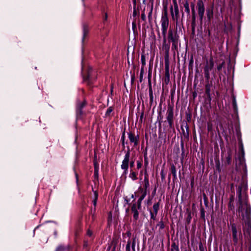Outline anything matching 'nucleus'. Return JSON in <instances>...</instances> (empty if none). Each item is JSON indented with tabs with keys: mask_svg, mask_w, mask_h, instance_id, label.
Here are the masks:
<instances>
[{
	"mask_svg": "<svg viewBox=\"0 0 251 251\" xmlns=\"http://www.w3.org/2000/svg\"><path fill=\"white\" fill-rule=\"evenodd\" d=\"M231 230L233 241L235 245H237L239 239L242 236L241 226L235 223H230Z\"/></svg>",
	"mask_w": 251,
	"mask_h": 251,
	"instance_id": "3",
	"label": "nucleus"
},
{
	"mask_svg": "<svg viewBox=\"0 0 251 251\" xmlns=\"http://www.w3.org/2000/svg\"><path fill=\"white\" fill-rule=\"evenodd\" d=\"M130 245H131V241L129 240L127 241V245L126 246V251H130Z\"/></svg>",
	"mask_w": 251,
	"mask_h": 251,
	"instance_id": "27",
	"label": "nucleus"
},
{
	"mask_svg": "<svg viewBox=\"0 0 251 251\" xmlns=\"http://www.w3.org/2000/svg\"><path fill=\"white\" fill-rule=\"evenodd\" d=\"M157 226L159 227L160 229H163L165 227L164 224L162 221L159 222Z\"/></svg>",
	"mask_w": 251,
	"mask_h": 251,
	"instance_id": "26",
	"label": "nucleus"
},
{
	"mask_svg": "<svg viewBox=\"0 0 251 251\" xmlns=\"http://www.w3.org/2000/svg\"><path fill=\"white\" fill-rule=\"evenodd\" d=\"M141 61L142 65V67H144L146 65V57L144 54H142L141 56Z\"/></svg>",
	"mask_w": 251,
	"mask_h": 251,
	"instance_id": "23",
	"label": "nucleus"
},
{
	"mask_svg": "<svg viewBox=\"0 0 251 251\" xmlns=\"http://www.w3.org/2000/svg\"><path fill=\"white\" fill-rule=\"evenodd\" d=\"M240 149L241 150V153H242L243 156H244V151L243 146L242 143H241L240 146Z\"/></svg>",
	"mask_w": 251,
	"mask_h": 251,
	"instance_id": "36",
	"label": "nucleus"
},
{
	"mask_svg": "<svg viewBox=\"0 0 251 251\" xmlns=\"http://www.w3.org/2000/svg\"><path fill=\"white\" fill-rule=\"evenodd\" d=\"M216 169L219 172H220L221 171V169L220 167V163L219 161L217 162H216Z\"/></svg>",
	"mask_w": 251,
	"mask_h": 251,
	"instance_id": "32",
	"label": "nucleus"
},
{
	"mask_svg": "<svg viewBox=\"0 0 251 251\" xmlns=\"http://www.w3.org/2000/svg\"><path fill=\"white\" fill-rule=\"evenodd\" d=\"M141 19L144 21H145L146 19V15L144 12L141 14Z\"/></svg>",
	"mask_w": 251,
	"mask_h": 251,
	"instance_id": "38",
	"label": "nucleus"
},
{
	"mask_svg": "<svg viewBox=\"0 0 251 251\" xmlns=\"http://www.w3.org/2000/svg\"><path fill=\"white\" fill-rule=\"evenodd\" d=\"M174 112L173 109L171 107L168 108L167 111V119L168 122L170 127H172L173 124Z\"/></svg>",
	"mask_w": 251,
	"mask_h": 251,
	"instance_id": "10",
	"label": "nucleus"
},
{
	"mask_svg": "<svg viewBox=\"0 0 251 251\" xmlns=\"http://www.w3.org/2000/svg\"><path fill=\"white\" fill-rule=\"evenodd\" d=\"M107 18V15L106 14H105L104 20H106Z\"/></svg>",
	"mask_w": 251,
	"mask_h": 251,
	"instance_id": "48",
	"label": "nucleus"
},
{
	"mask_svg": "<svg viewBox=\"0 0 251 251\" xmlns=\"http://www.w3.org/2000/svg\"><path fill=\"white\" fill-rule=\"evenodd\" d=\"M151 77V75L150 74H149V76H148V77L149 78H150V77Z\"/></svg>",
	"mask_w": 251,
	"mask_h": 251,
	"instance_id": "52",
	"label": "nucleus"
},
{
	"mask_svg": "<svg viewBox=\"0 0 251 251\" xmlns=\"http://www.w3.org/2000/svg\"><path fill=\"white\" fill-rule=\"evenodd\" d=\"M64 247L62 246H60L57 247V248L56 249L55 251H64Z\"/></svg>",
	"mask_w": 251,
	"mask_h": 251,
	"instance_id": "33",
	"label": "nucleus"
},
{
	"mask_svg": "<svg viewBox=\"0 0 251 251\" xmlns=\"http://www.w3.org/2000/svg\"><path fill=\"white\" fill-rule=\"evenodd\" d=\"M142 158H140V159L137 161V169L139 170L142 167L143 164H142Z\"/></svg>",
	"mask_w": 251,
	"mask_h": 251,
	"instance_id": "22",
	"label": "nucleus"
},
{
	"mask_svg": "<svg viewBox=\"0 0 251 251\" xmlns=\"http://www.w3.org/2000/svg\"><path fill=\"white\" fill-rule=\"evenodd\" d=\"M206 15L207 20L210 22L211 20L213 17V6L211 7H208L206 10Z\"/></svg>",
	"mask_w": 251,
	"mask_h": 251,
	"instance_id": "14",
	"label": "nucleus"
},
{
	"mask_svg": "<svg viewBox=\"0 0 251 251\" xmlns=\"http://www.w3.org/2000/svg\"><path fill=\"white\" fill-rule=\"evenodd\" d=\"M163 44L162 46L163 50L165 51V68L166 71L167 72L166 76L169 78V50L170 45L166 43V37H163Z\"/></svg>",
	"mask_w": 251,
	"mask_h": 251,
	"instance_id": "4",
	"label": "nucleus"
},
{
	"mask_svg": "<svg viewBox=\"0 0 251 251\" xmlns=\"http://www.w3.org/2000/svg\"><path fill=\"white\" fill-rule=\"evenodd\" d=\"M143 67L141 68V72H140V78H142V77H143Z\"/></svg>",
	"mask_w": 251,
	"mask_h": 251,
	"instance_id": "42",
	"label": "nucleus"
},
{
	"mask_svg": "<svg viewBox=\"0 0 251 251\" xmlns=\"http://www.w3.org/2000/svg\"><path fill=\"white\" fill-rule=\"evenodd\" d=\"M113 108L112 107H109L106 110L105 113V116H108L110 115V113L113 111Z\"/></svg>",
	"mask_w": 251,
	"mask_h": 251,
	"instance_id": "25",
	"label": "nucleus"
},
{
	"mask_svg": "<svg viewBox=\"0 0 251 251\" xmlns=\"http://www.w3.org/2000/svg\"><path fill=\"white\" fill-rule=\"evenodd\" d=\"M249 251H251V245L249 249Z\"/></svg>",
	"mask_w": 251,
	"mask_h": 251,
	"instance_id": "51",
	"label": "nucleus"
},
{
	"mask_svg": "<svg viewBox=\"0 0 251 251\" xmlns=\"http://www.w3.org/2000/svg\"><path fill=\"white\" fill-rule=\"evenodd\" d=\"M173 2L174 6H176V5H178L176 0H173Z\"/></svg>",
	"mask_w": 251,
	"mask_h": 251,
	"instance_id": "43",
	"label": "nucleus"
},
{
	"mask_svg": "<svg viewBox=\"0 0 251 251\" xmlns=\"http://www.w3.org/2000/svg\"><path fill=\"white\" fill-rule=\"evenodd\" d=\"M127 235L128 236V237H130V235H131V233L130 232H127Z\"/></svg>",
	"mask_w": 251,
	"mask_h": 251,
	"instance_id": "46",
	"label": "nucleus"
},
{
	"mask_svg": "<svg viewBox=\"0 0 251 251\" xmlns=\"http://www.w3.org/2000/svg\"><path fill=\"white\" fill-rule=\"evenodd\" d=\"M135 238H134L133 239V241H132V242L131 243V244H132L131 245V246H132V249L133 251H135Z\"/></svg>",
	"mask_w": 251,
	"mask_h": 251,
	"instance_id": "31",
	"label": "nucleus"
},
{
	"mask_svg": "<svg viewBox=\"0 0 251 251\" xmlns=\"http://www.w3.org/2000/svg\"><path fill=\"white\" fill-rule=\"evenodd\" d=\"M231 162V155L230 152L227 153V155L226 157V160L224 161V163L226 165H229Z\"/></svg>",
	"mask_w": 251,
	"mask_h": 251,
	"instance_id": "17",
	"label": "nucleus"
},
{
	"mask_svg": "<svg viewBox=\"0 0 251 251\" xmlns=\"http://www.w3.org/2000/svg\"><path fill=\"white\" fill-rule=\"evenodd\" d=\"M184 7L185 8V10L186 13L189 15L190 14V9H189V4L187 1H186L184 4Z\"/></svg>",
	"mask_w": 251,
	"mask_h": 251,
	"instance_id": "20",
	"label": "nucleus"
},
{
	"mask_svg": "<svg viewBox=\"0 0 251 251\" xmlns=\"http://www.w3.org/2000/svg\"><path fill=\"white\" fill-rule=\"evenodd\" d=\"M197 6L198 8V13L200 18V20L201 23L203 18L205 11V7L202 0H198Z\"/></svg>",
	"mask_w": 251,
	"mask_h": 251,
	"instance_id": "6",
	"label": "nucleus"
},
{
	"mask_svg": "<svg viewBox=\"0 0 251 251\" xmlns=\"http://www.w3.org/2000/svg\"><path fill=\"white\" fill-rule=\"evenodd\" d=\"M152 11V8H151V9L150 12H149V15H148V18L149 19L151 18Z\"/></svg>",
	"mask_w": 251,
	"mask_h": 251,
	"instance_id": "40",
	"label": "nucleus"
},
{
	"mask_svg": "<svg viewBox=\"0 0 251 251\" xmlns=\"http://www.w3.org/2000/svg\"><path fill=\"white\" fill-rule=\"evenodd\" d=\"M210 31H209L208 35H210Z\"/></svg>",
	"mask_w": 251,
	"mask_h": 251,
	"instance_id": "53",
	"label": "nucleus"
},
{
	"mask_svg": "<svg viewBox=\"0 0 251 251\" xmlns=\"http://www.w3.org/2000/svg\"><path fill=\"white\" fill-rule=\"evenodd\" d=\"M223 64H224V62H223L221 64H220L218 66L217 69L218 70H220L222 69Z\"/></svg>",
	"mask_w": 251,
	"mask_h": 251,
	"instance_id": "41",
	"label": "nucleus"
},
{
	"mask_svg": "<svg viewBox=\"0 0 251 251\" xmlns=\"http://www.w3.org/2000/svg\"><path fill=\"white\" fill-rule=\"evenodd\" d=\"M193 97L195 98L196 97V96H197V93H193Z\"/></svg>",
	"mask_w": 251,
	"mask_h": 251,
	"instance_id": "47",
	"label": "nucleus"
},
{
	"mask_svg": "<svg viewBox=\"0 0 251 251\" xmlns=\"http://www.w3.org/2000/svg\"><path fill=\"white\" fill-rule=\"evenodd\" d=\"M128 137L131 143H134V146H137L139 143V136H135L131 132L128 133Z\"/></svg>",
	"mask_w": 251,
	"mask_h": 251,
	"instance_id": "11",
	"label": "nucleus"
},
{
	"mask_svg": "<svg viewBox=\"0 0 251 251\" xmlns=\"http://www.w3.org/2000/svg\"><path fill=\"white\" fill-rule=\"evenodd\" d=\"M193 63H194L193 57V56H191V58L189 60V69L190 68L192 69L193 68Z\"/></svg>",
	"mask_w": 251,
	"mask_h": 251,
	"instance_id": "28",
	"label": "nucleus"
},
{
	"mask_svg": "<svg viewBox=\"0 0 251 251\" xmlns=\"http://www.w3.org/2000/svg\"><path fill=\"white\" fill-rule=\"evenodd\" d=\"M86 105V102L85 101H83L82 103L77 105V108L80 111Z\"/></svg>",
	"mask_w": 251,
	"mask_h": 251,
	"instance_id": "24",
	"label": "nucleus"
},
{
	"mask_svg": "<svg viewBox=\"0 0 251 251\" xmlns=\"http://www.w3.org/2000/svg\"><path fill=\"white\" fill-rule=\"evenodd\" d=\"M121 140H122V144H123V146H125V142H124V140H125V133H124L122 136V138H121Z\"/></svg>",
	"mask_w": 251,
	"mask_h": 251,
	"instance_id": "39",
	"label": "nucleus"
},
{
	"mask_svg": "<svg viewBox=\"0 0 251 251\" xmlns=\"http://www.w3.org/2000/svg\"><path fill=\"white\" fill-rule=\"evenodd\" d=\"M192 8V25L194 27L195 25L196 21V12L195 10V5L194 3H192L191 5Z\"/></svg>",
	"mask_w": 251,
	"mask_h": 251,
	"instance_id": "15",
	"label": "nucleus"
},
{
	"mask_svg": "<svg viewBox=\"0 0 251 251\" xmlns=\"http://www.w3.org/2000/svg\"><path fill=\"white\" fill-rule=\"evenodd\" d=\"M170 10L173 20H176L177 22L179 18L178 6L176 5V6H174V9H173V7L171 6Z\"/></svg>",
	"mask_w": 251,
	"mask_h": 251,
	"instance_id": "8",
	"label": "nucleus"
},
{
	"mask_svg": "<svg viewBox=\"0 0 251 251\" xmlns=\"http://www.w3.org/2000/svg\"><path fill=\"white\" fill-rule=\"evenodd\" d=\"M130 152L129 150H128L125 154L121 165V168L123 170H124V173L125 174L127 173L129 165L130 166V169H134V160H130Z\"/></svg>",
	"mask_w": 251,
	"mask_h": 251,
	"instance_id": "1",
	"label": "nucleus"
},
{
	"mask_svg": "<svg viewBox=\"0 0 251 251\" xmlns=\"http://www.w3.org/2000/svg\"><path fill=\"white\" fill-rule=\"evenodd\" d=\"M150 186L149 183V180L148 177V175H146V173H145V176L144 177V188L145 189H143V188H140L139 189V192H141L142 193V195L143 194V192L146 191V193H147V190L149 188Z\"/></svg>",
	"mask_w": 251,
	"mask_h": 251,
	"instance_id": "12",
	"label": "nucleus"
},
{
	"mask_svg": "<svg viewBox=\"0 0 251 251\" xmlns=\"http://www.w3.org/2000/svg\"><path fill=\"white\" fill-rule=\"evenodd\" d=\"M214 66V62L212 59H210L208 64L205 66L204 69L205 77L206 78H209V72L211 71Z\"/></svg>",
	"mask_w": 251,
	"mask_h": 251,
	"instance_id": "7",
	"label": "nucleus"
},
{
	"mask_svg": "<svg viewBox=\"0 0 251 251\" xmlns=\"http://www.w3.org/2000/svg\"><path fill=\"white\" fill-rule=\"evenodd\" d=\"M179 36L177 34L176 31H173L172 29H170L168 32V39L172 42H175L178 41Z\"/></svg>",
	"mask_w": 251,
	"mask_h": 251,
	"instance_id": "9",
	"label": "nucleus"
},
{
	"mask_svg": "<svg viewBox=\"0 0 251 251\" xmlns=\"http://www.w3.org/2000/svg\"><path fill=\"white\" fill-rule=\"evenodd\" d=\"M149 86H150L149 90V95H150V100L151 101H152L153 100V92H152V88H151V79H149Z\"/></svg>",
	"mask_w": 251,
	"mask_h": 251,
	"instance_id": "16",
	"label": "nucleus"
},
{
	"mask_svg": "<svg viewBox=\"0 0 251 251\" xmlns=\"http://www.w3.org/2000/svg\"><path fill=\"white\" fill-rule=\"evenodd\" d=\"M94 193L95 198L93 201V202L94 206L95 207H96L97 205V200H98V193L96 191H94Z\"/></svg>",
	"mask_w": 251,
	"mask_h": 251,
	"instance_id": "19",
	"label": "nucleus"
},
{
	"mask_svg": "<svg viewBox=\"0 0 251 251\" xmlns=\"http://www.w3.org/2000/svg\"><path fill=\"white\" fill-rule=\"evenodd\" d=\"M87 234H88V235L89 236H91V235H92V232L91 231L88 230V231H87Z\"/></svg>",
	"mask_w": 251,
	"mask_h": 251,
	"instance_id": "45",
	"label": "nucleus"
},
{
	"mask_svg": "<svg viewBox=\"0 0 251 251\" xmlns=\"http://www.w3.org/2000/svg\"><path fill=\"white\" fill-rule=\"evenodd\" d=\"M171 171L174 178L176 179V167L173 164L171 165Z\"/></svg>",
	"mask_w": 251,
	"mask_h": 251,
	"instance_id": "18",
	"label": "nucleus"
},
{
	"mask_svg": "<svg viewBox=\"0 0 251 251\" xmlns=\"http://www.w3.org/2000/svg\"><path fill=\"white\" fill-rule=\"evenodd\" d=\"M233 103L235 104V100L233 101Z\"/></svg>",
	"mask_w": 251,
	"mask_h": 251,
	"instance_id": "54",
	"label": "nucleus"
},
{
	"mask_svg": "<svg viewBox=\"0 0 251 251\" xmlns=\"http://www.w3.org/2000/svg\"><path fill=\"white\" fill-rule=\"evenodd\" d=\"M146 196V191L143 192L142 194L139 198L137 203L132 204L131 208L132 213L133 214V219L135 221H137L139 218L138 210L141 208V202Z\"/></svg>",
	"mask_w": 251,
	"mask_h": 251,
	"instance_id": "2",
	"label": "nucleus"
},
{
	"mask_svg": "<svg viewBox=\"0 0 251 251\" xmlns=\"http://www.w3.org/2000/svg\"><path fill=\"white\" fill-rule=\"evenodd\" d=\"M150 214H151V219L154 220L155 219V218L156 217L157 213L151 211Z\"/></svg>",
	"mask_w": 251,
	"mask_h": 251,
	"instance_id": "30",
	"label": "nucleus"
},
{
	"mask_svg": "<svg viewBox=\"0 0 251 251\" xmlns=\"http://www.w3.org/2000/svg\"><path fill=\"white\" fill-rule=\"evenodd\" d=\"M206 94L208 96H210V88L208 86H206Z\"/></svg>",
	"mask_w": 251,
	"mask_h": 251,
	"instance_id": "35",
	"label": "nucleus"
},
{
	"mask_svg": "<svg viewBox=\"0 0 251 251\" xmlns=\"http://www.w3.org/2000/svg\"><path fill=\"white\" fill-rule=\"evenodd\" d=\"M162 33L163 37H166V34L169 26V19L166 10L162 14L161 19Z\"/></svg>",
	"mask_w": 251,
	"mask_h": 251,
	"instance_id": "5",
	"label": "nucleus"
},
{
	"mask_svg": "<svg viewBox=\"0 0 251 251\" xmlns=\"http://www.w3.org/2000/svg\"><path fill=\"white\" fill-rule=\"evenodd\" d=\"M145 161V173L146 172V168L147 166L148 165V159H144Z\"/></svg>",
	"mask_w": 251,
	"mask_h": 251,
	"instance_id": "37",
	"label": "nucleus"
},
{
	"mask_svg": "<svg viewBox=\"0 0 251 251\" xmlns=\"http://www.w3.org/2000/svg\"><path fill=\"white\" fill-rule=\"evenodd\" d=\"M178 48V41H175V42H172V49L177 50Z\"/></svg>",
	"mask_w": 251,
	"mask_h": 251,
	"instance_id": "29",
	"label": "nucleus"
},
{
	"mask_svg": "<svg viewBox=\"0 0 251 251\" xmlns=\"http://www.w3.org/2000/svg\"><path fill=\"white\" fill-rule=\"evenodd\" d=\"M88 77H91V76L89 75Z\"/></svg>",
	"mask_w": 251,
	"mask_h": 251,
	"instance_id": "55",
	"label": "nucleus"
},
{
	"mask_svg": "<svg viewBox=\"0 0 251 251\" xmlns=\"http://www.w3.org/2000/svg\"><path fill=\"white\" fill-rule=\"evenodd\" d=\"M87 32H88V29H87L86 26H84L83 27V36H84V37L86 35Z\"/></svg>",
	"mask_w": 251,
	"mask_h": 251,
	"instance_id": "34",
	"label": "nucleus"
},
{
	"mask_svg": "<svg viewBox=\"0 0 251 251\" xmlns=\"http://www.w3.org/2000/svg\"><path fill=\"white\" fill-rule=\"evenodd\" d=\"M95 176H97L98 175V172L96 171V170L95 171Z\"/></svg>",
	"mask_w": 251,
	"mask_h": 251,
	"instance_id": "49",
	"label": "nucleus"
},
{
	"mask_svg": "<svg viewBox=\"0 0 251 251\" xmlns=\"http://www.w3.org/2000/svg\"><path fill=\"white\" fill-rule=\"evenodd\" d=\"M134 79H131V83H134Z\"/></svg>",
	"mask_w": 251,
	"mask_h": 251,
	"instance_id": "50",
	"label": "nucleus"
},
{
	"mask_svg": "<svg viewBox=\"0 0 251 251\" xmlns=\"http://www.w3.org/2000/svg\"><path fill=\"white\" fill-rule=\"evenodd\" d=\"M144 159H147L148 158V156H147V152H145L144 153Z\"/></svg>",
	"mask_w": 251,
	"mask_h": 251,
	"instance_id": "44",
	"label": "nucleus"
},
{
	"mask_svg": "<svg viewBox=\"0 0 251 251\" xmlns=\"http://www.w3.org/2000/svg\"><path fill=\"white\" fill-rule=\"evenodd\" d=\"M159 209V203L158 202L154 203L153 205V212L157 213Z\"/></svg>",
	"mask_w": 251,
	"mask_h": 251,
	"instance_id": "21",
	"label": "nucleus"
},
{
	"mask_svg": "<svg viewBox=\"0 0 251 251\" xmlns=\"http://www.w3.org/2000/svg\"><path fill=\"white\" fill-rule=\"evenodd\" d=\"M138 172L135 169H130V173L129 174V177L132 180L135 181L138 179Z\"/></svg>",
	"mask_w": 251,
	"mask_h": 251,
	"instance_id": "13",
	"label": "nucleus"
}]
</instances>
